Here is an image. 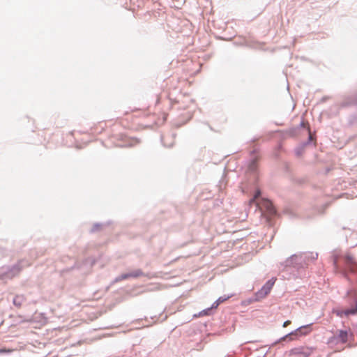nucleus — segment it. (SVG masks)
I'll use <instances>...</instances> for the list:
<instances>
[{
    "label": "nucleus",
    "mask_w": 357,
    "mask_h": 357,
    "mask_svg": "<svg viewBox=\"0 0 357 357\" xmlns=\"http://www.w3.org/2000/svg\"><path fill=\"white\" fill-rule=\"evenodd\" d=\"M276 281V278H273L269 280L262 287L261 289L257 291V296L258 298H263L266 297L271 291L273 288L275 282Z\"/></svg>",
    "instance_id": "nucleus-2"
},
{
    "label": "nucleus",
    "mask_w": 357,
    "mask_h": 357,
    "mask_svg": "<svg viewBox=\"0 0 357 357\" xmlns=\"http://www.w3.org/2000/svg\"><path fill=\"white\" fill-rule=\"evenodd\" d=\"M19 298V297H16L14 298V301H13V303L15 305H17V306H20V304H17V299Z\"/></svg>",
    "instance_id": "nucleus-15"
},
{
    "label": "nucleus",
    "mask_w": 357,
    "mask_h": 357,
    "mask_svg": "<svg viewBox=\"0 0 357 357\" xmlns=\"http://www.w3.org/2000/svg\"><path fill=\"white\" fill-rule=\"evenodd\" d=\"M260 194H261L260 191H259V190H257V191L256 192V194H255V195L254 198H253V199H252L250 200V202H251V203L255 202V200H256V199H257V198L259 197Z\"/></svg>",
    "instance_id": "nucleus-11"
},
{
    "label": "nucleus",
    "mask_w": 357,
    "mask_h": 357,
    "mask_svg": "<svg viewBox=\"0 0 357 357\" xmlns=\"http://www.w3.org/2000/svg\"><path fill=\"white\" fill-rule=\"evenodd\" d=\"M231 296H220V298H219L216 301H215V302L213 303V305H212L211 308H216V307H218V306L220 303H223V302L226 301L227 300H228V299H229V298H231Z\"/></svg>",
    "instance_id": "nucleus-9"
},
{
    "label": "nucleus",
    "mask_w": 357,
    "mask_h": 357,
    "mask_svg": "<svg viewBox=\"0 0 357 357\" xmlns=\"http://www.w3.org/2000/svg\"><path fill=\"white\" fill-rule=\"evenodd\" d=\"M259 205V208L261 210L265 209L268 214L272 215L275 213V209L269 200L264 199Z\"/></svg>",
    "instance_id": "nucleus-5"
},
{
    "label": "nucleus",
    "mask_w": 357,
    "mask_h": 357,
    "mask_svg": "<svg viewBox=\"0 0 357 357\" xmlns=\"http://www.w3.org/2000/svg\"><path fill=\"white\" fill-rule=\"evenodd\" d=\"M14 350L13 349H0V354L1 353H11L13 352Z\"/></svg>",
    "instance_id": "nucleus-12"
},
{
    "label": "nucleus",
    "mask_w": 357,
    "mask_h": 357,
    "mask_svg": "<svg viewBox=\"0 0 357 357\" xmlns=\"http://www.w3.org/2000/svg\"><path fill=\"white\" fill-rule=\"evenodd\" d=\"M345 261L347 267L350 269L351 271L354 272L357 270V264L351 256H347L345 257Z\"/></svg>",
    "instance_id": "nucleus-7"
},
{
    "label": "nucleus",
    "mask_w": 357,
    "mask_h": 357,
    "mask_svg": "<svg viewBox=\"0 0 357 357\" xmlns=\"http://www.w3.org/2000/svg\"><path fill=\"white\" fill-rule=\"evenodd\" d=\"M351 310L352 315L357 314V301H356L355 307L351 308Z\"/></svg>",
    "instance_id": "nucleus-13"
},
{
    "label": "nucleus",
    "mask_w": 357,
    "mask_h": 357,
    "mask_svg": "<svg viewBox=\"0 0 357 357\" xmlns=\"http://www.w3.org/2000/svg\"><path fill=\"white\" fill-rule=\"evenodd\" d=\"M142 271L141 270H135L134 271H132L129 273H125L119 275L116 279V281H121L123 280L128 279L130 278H137L141 275H142Z\"/></svg>",
    "instance_id": "nucleus-6"
},
{
    "label": "nucleus",
    "mask_w": 357,
    "mask_h": 357,
    "mask_svg": "<svg viewBox=\"0 0 357 357\" xmlns=\"http://www.w3.org/2000/svg\"><path fill=\"white\" fill-rule=\"evenodd\" d=\"M289 324H291V321L289 320H287L286 321L284 322L283 324V327H287V326H289Z\"/></svg>",
    "instance_id": "nucleus-14"
},
{
    "label": "nucleus",
    "mask_w": 357,
    "mask_h": 357,
    "mask_svg": "<svg viewBox=\"0 0 357 357\" xmlns=\"http://www.w3.org/2000/svg\"><path fill=\"white\" fill-rule=\"evenodd\" d=\"M310 326L311 325L310 324V325H305V326H301L300 328H297L294 331H293V332L290 333L289 334L287 335L286 336H284L283 337V340H284L288 336L306 335L309 334L312 331Z\"/></svg>",
    "instance_id": "nucleus-3"
},
{
    "label": "nucleus",
    "mask_w": 357,
    "mask_h": 357,
    "mask_svg": "<svg viewBox=\"0 0 357 357\" xmlns=\"http://www.w3.org/2000/svg\"><path fill=\"white\" fill-rule=\"evenodd\" d=\"M314 349L310 347L301 346L291 349L289 351V356H299L302 357H310Z\"/></svg>",
    "instance_id": "nucleus-1"
},
{
    "label": "nucleus",
    "mask_w": 357,
    "mask_h": 357,
    "mask_svg": "<svg viewBox=\"0 0 357 357\" xmlns=\"http://www.w3.org/2000/svg\"><path fill=\"white\" fill-rule=\"evenodd\" d=\"M352 310L351 309L347 310H335L333 312L340 317H343L344 316L348 317L349 315H352Z\"/></svg>",
    "instance_id": "nucleus-8"
},
{
    "label": "nucleus",
    "mask_w": 357,
    "mask_h": 357,
    "mask_svg": "<svg viewBox=\"0 0 357 357\" xmlns=\"http://www.w3.org/2000/svg\"><path fill=\"white\" fill-rule=\"evenodd\" d=\"M167 116H168V114L167 113L163 112L162 118L158 119L155 123L158 125L163 124L166 121V120L167 119Z\"/></svg>",
    "instance_id": "nucleus-10"
},
{
    "label": "nucleus",
    "mask_w": 357,
    "mask_h": 357,
    "mask_svg": "<svg viewBox=\"0 0 357 357\" xmlns=\"http://www.w3.org/2000/svg\"><path fill=\"white\" fill-rule=\"evenodd\" d=\"M354 335L350 331L340 330L337 332L336 338L342 344L347 343L349 338H353Z\"/></svg>",
    "instance_id": "nucleus-4"
}]
</instances>
